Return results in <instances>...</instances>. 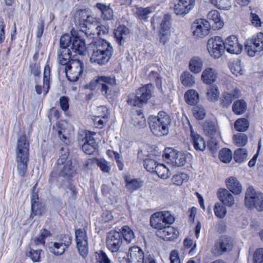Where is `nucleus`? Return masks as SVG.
<instances>
[{"instance_id": "1", "label": "nucleus", "mask_w": 263, "mask_h": 263, "mask_svg": "<svg viewBox=\"0 0 263 263\" xmlns=\"http://www.w3.org/2000/svg\"><path fill=\"white\" fill-rule=\"evenodd\" d=\"M88 48L91 63L100 66L106 64L113 53L110 43L101 39L90 43Z\"/></svg>"}, {"instance_id": "2", "label": "nucleus", "mask_w": 263, "mask_h": 263, "mask_svg": "<svg viewBox=\"0 0 263 263\" xmlns=\"http://www.w3.org/2000/svg\"><path fill=\"white\" fill-rule=\"evenodd\" d=\"M29 147V141L26 135L18 138L15 148L16 162L18 173L21 177L24 176L27 169Z\"/></svg>"}, {"instance_id": "3", "label": "nucleus", "mask_w": 263, "mask_h": 263, "mask_svg": "<svg viewBox=\"0 0 263 263\" xmlns=\"http://www.w3.org/2000/svg\"><path fill=\"white\" fill-rule=\"evenodd\" d=\"M171 123L168 116L164 112H159L157 117L149 119V127L152 132L157 136L166 135L168 133V125Z\"/></svg>"}, {"instance_id": "4", "label": "nucleus", "mask_w": 263, "mask_h": 263, "mask_svg": "<svg viewBox=\"0 0 263 263\" xmlns=\"http://www.w3.org/2000/svg\"><path fill=\"white\" fill-rule=\"evenodd\" d=\"M68 153L66 151L64 154H61L57 160V164L51 173L52 177L62 176L63 177L72 176L76 173L74 166L71 161H67Z\"/></svg>"}, {"instance_id": "5", "label": "nucleus", "mask_w": 263, "mask_h": 263, "mask_svg": "<svg viewBox=\"0 0 263 263\" xmlns=\"http://www.w3.org/2000/svg\"><path fill=\"white\" fill-rule=\"evenodd\" d=\"M116 85L115 77L99 76L90 82L88 88L91 90L100 89L103 95L107 96L111 94L112 87Z\"/></svg>"}, {"instance_id": "6", "label": "nucleus", "mask_w": 263, "mask_h": 263, "mask_svg": "<svg viewBox=\"0 0 263 263\" xmlns=\"http://www.w3.org/2000/svg\"><path fill=\"white\" fill-rule=\"evenodd\" d=\"M245 204L249 209L263 211V193L256 192L252 186H249L246 192Z\"/></svg>"}, {"instance_id": "7", "label": "nucleus", "mask_w": 263, "mask_h": 263, "mask_svg": "<svg viewBox=\"0 0 263 263\" xmlns=\"http://www.w3.org/2000/svg\"><path fill=\"white\" fill-rule=\"evenodd\" d=\"M175 221V219L168 211L158 212L153 214L150 218L151 226L157 230L164 228L166 224H172Z\"/></svg>"}, {"instance_id": "8", "label": "nucleus", "mask_w": 263, "mask_h": 263, "mask_svg": "<svg viewBox=\"0 0 263 263\" xmlns=\"http://www.w3.org/2000/svg\"><path fill=\"white\" fill-rule=\"evenodd\" d=\"M163 158L167 163H170L173 166L179 167L185 164L187 155L173 148L167 147L164 151Z\"/></svg>"}, {"instance_id": "9", "label": "nucleus", "mask_w": 263, "mask_h": 263, "mask_svg": "<svg viewBox=\"0 0 263 263\" xmlns=\"http://www.w3.org/2000/svg\"><path fill=\"white\" fill-rule=\"evenodd\" d=\"M74 19L76 25H78L80 28V30L85 32L86 35L88 34L89 31L86 29L88 25L92 24L96 22V18L91 14V12L89 9H80L78 10L74 15Z\"/></svg>"}, {"instance_id": "10", "label": "nucleus", "mask_w": 263, "mask_h": 263, "mask_svg": "<svg viewBox=\"0 0 263 263\" xmlns=\"http://www.w3.org/2000/svg\"><path fill=\"white\" fill-rule=\"evenodd\" d=\"M71 237L69 235L59 236L54 242L49 243V251L55 255H61L71 245Z\"/></svg>"}, {"instance_id": "11", "label": "nucleus", "mask_w": 263, "mask_h": 263, "mask_svg": "<svg viewBox=\"0 0 263 263\" xmlns=\"http://www.w3.org/2000/svg\"><path fill=\"white\" fill-rule=\"evenodd\" d=\"M84 65L80 60H71L69 65L66 66L65 72L67 79L71 82L77 81L83 74Z\"/></svg>"}, {"instance_id": "12", "label": "nucleus", "mask_w": 263, "mask_h": 263, "mask_svg": "<svg viewBox=\"0 0 263 263\" xmlns=\"http://www.w3.org/2000/svg\"><path fill=\"white\" fill-rule=\"evenodd\" d=\"M207 49L211 57L219 58L224 52V42L220 36H215L209 39Z\"/></svg>"}, {"instance_id": "13", "label": "nucleus", "mask_w": 263, "mask_h": 263, "mask_svg": "<svg viewBox=\"0 0 263 263\" xmlns=\"http://www.w3.org/2000/svg\"><path fill=\"white\" fill-rule=\"evenodd\" d=\"M76 241L79 254L85 257L88 252V237L84 229H79L75 231Z\"/></svg>"}, {"instance_id": "14", "label": "nucleus", "mask_w": 263, "mask_h": 263, "mask_svg": "<svg viewBox=\"0 0 263 263\" xmlns=\"http://www.w3.org/2000/svg\"><path fill=\"white\" fill-rule=\"evenodd\" d=\"M233 248V243L230 237L222 236L215 243L211 252L215 255L219 256L230 251Z\"/></svg>"}, {"instance_id": "15", "label": "nucleus", "mask_w": 263, "mask_h": 263, "mask_svg": "<svg viewBox=\"0 0 263 263\" xmlns=\"http://www.w3.org/2000/svg\"><path fill=\"white\" fill-rule=\"evenodd\" d=\"M211 28V24L208 20L199 19L193 24L192 29L193 35L197 38H203L206 36Z\"/></svg>"}, {"instance_id": "16", "label": "nucleus", "mask_w": 263, "mask_h": 263, "mask_svg": "<svg viewBox=\"0 0 263 263\" xmlns=\"http://www.w3.org/2000/svg\"><path fill=\"white\" fill-rule=\"evenodd\" d=\"M122 242V235L119 232L114 231L108 234L106 238V245L111 252H117Z\"/></svg>"}, {"instance_id": "17", "label": "nucleus", "mask_w": 263, "mask_h": 263, "mask_svg": "<svg viewBox=\"0 0 263 263\" xmlns=\"http://www.w3.org/2000/svg\"><path fill=\"white\" fill-rule=\"evenodd\" d=\"M195 0H178L174 5V12L178 15L184 16L195 7Z\"/></svg>"}, {"instance_id": "18", "label": "nucleus", "mask_w": 263, "mask_h": 263, "mask_svg": "<svg viewBox=\"0 0 263 263\" xmlns=\"http://www.w3.org/2000/svg\"><path fill=\"white\" fill-rule=\"evenodd\" d=\"M224 42V50L233 54H240L242 50V46L239 43L238 39L234 35L228 37Z\"/></svg>"}, {"instance_id": "19", "label": "nucleus", "mask_w": 263, "mask_h": 263, "mask_svg": "<svg viewBox=\"0 0 263 263\" xmlns=\"http://www.w3.org/2000/svg\"><path fill=\"white\" fill-rule=\"evenodd\" d=\"M156 235L165 241H173L178 238L179 232L177 229L172 226H166L162 229L157 230Z\"/></svg>"}, {"instance_id": "20", "label": "nucleus", "mask_w": 263, "mask_h": 263, "mask_svg": "<svg viewBox=\"0 0 263 263\" xmlns=\"http://www.w3.org/2000/svg\"><path fill=\"white\" fill-rule=\"evenodd\" d=\"M187 124L190 132L191 142L194 148L196 151H204L206 147V144L203 138L193 130V127L191 125L189 120H187Z\"/></svg>"}, {"instance_id": "21", "label": "nucleus", "mask_w": 263, "mask_h": 263, "mask_svg": "<svg viewBox=\"0 0 263 263\" xmlns=\"http://www.w3.org/2000/svg\"><path fill=\"white\" fill-rule=\"evenodd\" d=\"M126 256L128 263L144 262V253L138 247H131Z\"/></svg>"}, {"instance_id": "22", "label": "nucleus", "mask_w": 263, "mask_h": 263, "mask_svg": "<svg viewBox=\"0 0 263 263\" xmlns=\"http://www.w3.org/2000/svg\"><path fill=\"white\" fill-rule=\"evenodd\" d=\"M98 115L93 119L95 125L99 128H102L108 121L109 112L106 107L101 106L98 108Z\"/></svg>"}, {"instance_id": "23", "label": "nucleus", "mask_w": 263, "mask_h": 263, "mask_svg": "<svg viewBox=\"0 0 263 263\" xmlns=\"http://www.w3.org/2000/svg\"><path fill=\"white\" fill-rule=\"evenodd\" d=\"M217 195L219 201L223 205L231 207L234 204V197L228 190L224 188H220L217 192Z\"/></svg>"}, {"instance_id": "24", "label": "nucleus", "mask_w": 263, "mask_h": 263, "mask_svg": "<svg viewBox=\"0 0 263 263\" xmlns=\"http://www.w3.org/2000/svg\"><path fill=\"white\" fill-rule=\"evenodd\" d=\"M241 95V91L237 88L232 90L225 91L221 98V104L224 107H229L232 101L236 99L239 98Z\"/></svg>"}, {"instance_id": "25", "label": "nucleus", "mask_w": 263, "mask_h": 263, "mask_svg": "<svg viewBox=\"0 0 263 263\" xmlns=\"http://www.w3.org/2000/svg\"><path fill=\"white\" fill-rule=\"evenodd\" d=\"M217 71L213 68L207 67L202 71L201 79L203 83L211 85L217 79Z\"/></svg>"}, {"instance_id": "26", "label": "nucleus", "mask_w": 263, "mask_h": 263, "mask_svg": "<svg viewBox=\"0 0 263 263\" xmlns=\"http://www.w3.org/2000/svg\"><path fill=\"white\" fill-rule=\"evenodd\" d=\"M207 18L211 24V26L215 29H220L223 26V22L221 20L220 14L216 10L210 11L207 15Z\"/></svg>"}, {"instance_id": "27", "label": "nucleus", "mask_w": 263, "mask_h": 263, "mask_svg": "<svg viewBox=\"0 0 263 263\" xmlns=\"http://www.w3.org/2000/svg\"><path fill=\"white\" fill-rule=\"evenodd\" d=\"M225 182L229 191L236 195L241 193L242 185L236 177H228L226 179Z\"/></svg>"}, {"instance_id": "28", "label": "nucleus", "mask_w": 263, "mask_h": 263, "mask_svg": "<svg viewBox=\"0 0 263 263\" xmlns=\"http://www.w3.org/2000/svg\"><path fill=\"white\" fill-rule=\"evenodd\" d=\"M132 124L139 129L143 128L146 126V119L140 109L133 113Z\"/></svg>"}, {"instance_id": "29", "label": "nucleus", "mask_w": 263, "mask_h": 263, "mask_svg": "<svg viewBox=\"0 0 263 263\" xmlns=\"http://www.w3.org/2000/svg\"><path fill=\"white\" fill-rule=\"evenodd\" d=\"M96 7L101 11V17L104 20L110 21L113 19L114 12L110 5L98 3Z\"/></svg>"}, {"instance_id": "30", "label": "nucleus", "mask_w": 263, "mask_h": 263, "mask_svg": "<svg viewBox=\"0 0 263 263\" xmlns=\"http://www.w3.org/2000/svg\"><path fill=\"white\" fill-rule=\"evenodd\" d=\"M152 85L148 84L139 89L137 91V97L142 101L143 103L147 102L148 99L151 97Z\"/></svg>"}, {"instance_id": "31", "label": "nucleus", "mask_w": 263, "mask_h": 263, "mask_svg": "<svg viewBox=\"0 0 263 263\" xmlns=\"http://www.w3.org/2000/svg\"><path fill=\"white\" fill-rule=\"evenodd\" d=\"M71 49L76 53L84 55L86 51L84 41L77 36L74 37L72 41Z\"/></svg>"}, {"instance_id": "32", "label": "nucleus", "mask_w": 263, "mask_h": 263, "mask_svg": "<svg viewBox=\"0 0 263 263\" xmlns=\"http://www.w3.org/2000/svg\"><path fill=\"white\" fill-rule=\"evenodd\" d=\"M58 58L59 62L61 65L67 66V64L70 63L71 52L68 48H60L58 52Z\"/></svg>"}, {"instance_id": "33", "label": "nucleus", "mask_w": 263, "mask_h": 263, "mask_svg": "<svg viewBox=\"0 0 263 263\" xmlns=\"http://www.w3.org/2000/svg\"><path fill=\"white\" fill-rule=\"evenodd\" d=\"M203 67V61L199 57L192 58L189 62V69L194 73L197 74L201 72Z\"/></svg>"}, {"instance_id": "34", "label": "nucleus", "mask_w": 263, "mask_h": 263, "mask_svg": "<svg viewBox=\"0 0 263 263\" xmlns=\"http://www.w3.org/2000/svg\"><path fill=\"white\" fill-rule=\"evenodd\" d=\"M119 230V232L122 235V238H123L127 243H130L133 240H135V233L128 226H123Z\"/></svg>"}, {"instance_id": "35", "label": "nucleus", "mask_w": 263, "mask_h": 263, "mask_svg": "<svg viewBox=\"0 0 263 263\" xmlns=\"http://www.w3.org/2000/svg\"><path fill=\"white\" fill-rule=\"evenodd\" d=\"M129 32V29L125 26H120L114 30L115 37L119 45H122V41L126 37Z\"/></svg>"}, {"instance_id": "36", "label": "nucleus", "mask_w": 263, "mask_h": 263, "mask_svg": "<svg viewBox=\"0 0 263 263\" xmlns=\"http://www.w3.org/2000/svg\"><path fill=\"white\" fill-rule=\"evenodd\" d=\"M229 68L232 73L237 77L242 75L245 72L244 65L239 60L233 61Z\"/></svg>"}, {"instance_id": "37", "label": "nucleus", "mask_w": 263, "mask_h": 263, "mask_svg": "<svg viewBox=\"0 0 263 263\" xmlns=\"http://www.w3.org/2000/svg\"><path fill=\"white\" fill-rule=\"evenodd\" d=\"M186 102L190 105H196L199 101V96L198 92L194 89H190L184 94Z\"/></svg>"}, {"instance_id": "38", "label": "nucleus", "mask_w": 263, "mask_h": 263, "mask_svg": "<svg viewBox=\"0 0 263 263\" xmlns=\"http://www.w3.org/2000/svg\"><path fill=\"white\" fill-rule=\"evenodd\" d=\"M50 235L51 234L49 231L45 229H42L40 231V235L31 242V245H34L36 246H44L45 244V239Z\"/></svg>"}, {"instance_id": "39", "label": "nucleus", "mask_w": 263, "mask_h": 263, "mask_svg": "<svg viewBox=\"0 0 263 263\" xmlns=\"http://www.w3.org/2000/svg\"><path fill=\"white\" fill-rule=\"evenodd\" d=\"M136 14L137 17L141 20L146 21L149 14L154 12V9L152 7L146 8L136 7Z\"/></svg>"}, {"instance_id": "40", "label": "nucleus", "mask_w": 263, "mask_h": 263, "mask_svg": "<svg viewBox=\"0 0 263 263\" xmlns=\"http://www.w3.org/2000/svg\"><path fill=\"white\" fill-rule=\"evenodd\" d=\"M182 84L187 87H192L195 84V77L189 71H184L180 76Z\"/></svg>"}, {"instance_id": "41", "label": "nucleus", "mask_w": 263, "mask_h": 263, "mask_svg": "<svg viewBox=\"0 0 263 263\" xmlns=\"http://www.w3.org/2000/svg\"><path fill=\"white\" fill-rule=\"evenodd\" d=\"M38 199V194L33 190L31 198V210L35 215H41L43 211V209L39 206Z\"/></svg>"}, {"instance_id": "42", "label": "nucleus", "mask_w": 263, "mask_h": 263, "mask_svg": "<svg viewBox=\"0 0 263 263\" xmlns=\"http://www.w3.org/2000/svg\"><path fill=\"white\" fill-rule=\"evenodd\" d=\"M247 103L242 99L235 101L232 105V110L236 115H242L246 110Z\"/></svg>"}, {"instance_id": "43", "label": "nucleus", "mask_w": 263, "mask_h": 263, "mask_svg": "<svg viewBox=\"0 0 263 263\" xmlns=\"http://www.w3.org/2000/svg\"><path fill=\"white\" fill-rule=\"evenodd\" d=\"M220 92L216 85H212L207 89V99L210 102H216L218 100Z\"/></svg>"}, {"instance_id": "44", "label": "nucleus", "mask_w": 263, "mask_h": 263, "mask_svg": "<svg viewBox=\"0 0 263 263\" xmlns=\"http://www.w3.org/2000/svg\"><path fill=\"white\" fill-rule=\"evenodd\" d=\"M42 250H34L31 247H28L26 250V255L29 257L33 262L41 261V253Z\"/></svg>"}, {"instance_id": "45", "label": "nucleus", "mask_w": 263, "mask_h": 263, "mask_svg": "<svg viewBox=\"0 0 263 263\" xmlns=\"http://www.w3.org/2000/svg\"><path fill=\"white\" fill-rule=\"evenodd\" d=\"M50 68L49 65H46L44 67L43 74V90L44 95H46L49 90L50 84Z\"/></svg>"}, {"instance_id": "46", "label": "nucleus", "mask_w": 263, "mask_h": 263, "mask_svg": "<svg viewBox=\"0 0 263 263\" xmlns=\"http://www.w3.org/2000/svg\"><path fill=\"white\" fill-rule=\"evenodd\" d=\"M126 187L127 189L130 192L138 190L140 188L143 184V182L137 179H133L128 180L127 178L125 179Z\"/></svg>"}, {"instance_id": "47", "label": "nucleus", "mask_w": 263, "mask_h": 263, "mask_svg": "<svg viewBox=\"0 0 263 263\" xmlns=\"http://www.w3.org/2000/svg\"><path fill=\"white\" fill-rule=\"evenodd\" d=\"M216 8L221 10H229L232 7L230 0H209Z\"/></svg>"}, {"instance_id": "48", "label": "nucleus", "mask_w": 263, "mask_h": 263, "mask_svg": "<svg viewBox=\"0 0 263 263\" xmlns=\"http://www.w3.org/2000/svg\"><path fill=\"white\" fill-rule=\"evenodd\" d=\"M249 126V122L246 118H239L234 123V127L238 132H245L248 129Z\"/></svg>"}, {"instance_id": "49", "label": "nucleus", "mask_w": 263, "mask_h": 263, "mask_svg": "<svg viewBox=\"0 0 263 263\" xmlns=\"http://www.w3.org/2000/svg\"><path fill=\"white\" fill-rule=\"evenodd\" d=\"M154 173H156L161 178L166 179L171 175L168 169L163 164H157Z\"/></svg>"}, {"instance_id": "50", "label": "nucleus", "mask_w": 263, "mask_h": 263, "mask_svg": "<svg viewBox=\"0 0 263 263\" xmlns=\"http://www.w3.org/2000/svg\"><path fill=\"white\" fill-rule=\"evenodd\" d=\"M245 51L250 57H254L259 50L256 48L254 42L251 39L247 40L245 45Z\"/></svg>"}, {"instance_id": "51", "label": "nucleus", "mask_w": 263, "mask_h": 263, "mask_svg": "<svg viewBox=\"0 0 263 263\" xmlns=\"http://www.w3.org/2000/svg\"><path fill=\"white\" fill-rule=\"evenodd\" d=\"M247 150L240 148L234 152V159L237 163H242L247 159Z\"/></svg>"}, {"instance_id": "52", "label": "nucleus", "mask_w": 263, "mask_h": 263, "mask_svg": "<svg viewBox=\"0 0 263 263\" xmlns=\"http://www.w3.org/2000/svg\"><path fill=\"white\" fill-rule=\"evenodd\" d=\"M219 158L221 161L224 163L230 162L232 159V151L227 148L221 149L219 153Z\"/></svg>"}, {"instance_id": "53", "label": "nucleus", "mask_w": 263, "mask_h": 263, "mask_svg": "<svg viewBox=\"0 0 263 263\" xmlns=\"http://www.w3.org/2000/svg\"><path fill=\"white\" fill-rule=\"evenodd\" d=\"M217 127L212 122H206L204 124L203 130L205 135L212 137L217 132Z\"/></svg>"}, {"instance_id": "54", "label": "nucleus", "mask_w": 263, "mask_h": 263, "mask_svg": "<svg viewBox=\"0 0 263 263\" xmlns=\"http://www.w3.org/2000/svg\"><path fill=\"white\" fill-rule=\"evenodd\" d=\"M234 143L238 146H245L248 142V137L242 133H238L233 136Z\"/></svg>"}, {"instance_id": "55", "label": "nucleus", "mask_w": 263, "mask_h": 263, "mask_svg": "<svg viewBox=\"0 0 263 263\" xmlns=\"http://www.w3.org/2000/svg\"><path fill=\"white\" fill-rule=\"evenodd\" d=\"M214 212L215 215L219 218H223L227 214L226 207L219 202H216L214 205Z\"/></svg>"}, {"instance_id": "56", "label": "nucleus", "mask_w": 263, "mask_h": 263, "mask_svg": "<svg viewBox=\"0 0 263 263\" xmlns=\"http://www.w3.org/2000/svg\"><path fill=\"white\" fill-rule=\"evenodd\" d=\"M171 17L169 15L166 14L164 16L163 19L161 21L160 29L159 31L171 32L170 26H171Z\"/></svg>"}, {"instance_id": "57", "label": "nucleus", "mask_w": 263, "mask_h": 263, "mask_svg": "<svg viewBox=\"0 0 263 263\" xmlns=\"http://www.w3.org/2000/svg\"><path fill=\"white\" fill-rule=\"evenodd\" d=\"M96 164L104 173H108L111 170V166L109 163L104 159L101 158L97 159L96 161Z\"/></svg>"}, {"instance_id": "58", "label": "nucleus", "mask_w": 263, "mask_h": 263, "mask_svg": "<svg viewBox=\"0 0 263 263\" xmlns=\"http://www.w3.org/2000/svg\"><path fill=\"white\" fill-rule=\"evenodd\" d=\"M254 42L256 48L259 50L260 51L263 50V33L259 32L251 39Z\"/></svg>"}, {"instance_id": "59", "label": "nucleus", "mask_w": 263, "mask_h": 263, "mask_svg": "<svg viewBox=\"0 0 263 263\" xmlns=\"http://www.w3.org/2000/svg\"><path fill=\"white\" fill-rule=\"evenodd\" d=\"M194 117L198 120H202L205 116V111L202 106H196L193 109Z\"/></svg>"}, {"instance_id": "60", "label": "nucleus", "mask_w": 263, "mask_h": 263, "mask_svg": "<svg viewBox=\"0 0 263 263\" xmlns=\"http://www.w3.org/2000/svg\"><path fill=\"white\" fill-rule=\"evenodd\" d=\"M187 176L186 174L177 173L173 176L172 180L174 184L180 185L182 184L183 181L187 180Z\"/></svg>"}, {"instance_id": "61", "label": "nucleus", "mask_w": 263, "mask_h": 263, "mask_svg": "<svg viewBox=\"0 0 263 263\" xmlns=\"http://www.w3.org/2000/svg\"><path fill=\"white\" fill-rule=\"evenodd\" d=\"M127 103L129 105L141 107L143 103L138 97L137 95L130 94L128 97Z\"/></svg>"}, {"instance_id": "62", "label": "nucleus", "mask_w": 263, "mask_h": 263, "mask_svg": "<svg viewBox=\"0 0 263 263\" xmlns=\"http://www.w3.org/2000/svg\"><path fill=\"white\" fill-rule=\"evenodd\" d=\"M157 162L154 160L147 159L144 162V166L147 171L154 173L156 166H157Z\"/></svg>"}, {"instance_id": "63", "label": "nucleus", "mask_w": 263, "mask_h": 263, "mask_svg": "<svg viewBox=\"0 0 263 263\" xmlns=\"http://www.w3.org/2000/svg\"><path fill=\"white\" fill-rule=\"evenodd\" d=\"M96 257L97 263H110L111 261L108 257L106 254L102 251H99L96 253Z\"/></svg>"}, {"instance_id": "64", "label": "nucleus", "mask_w": 263, "mask_h": 263, "mask_svg": "<svg viewBox=\"0 0 263 263\" xmlns=\"http://www.w3.org/2000/svg\"><path fill=\"white\" fill-rule=\"evenodd\" d=\"M254 263H263V248L257 249L253 254Z\"/></svg>"}]
</instances>
